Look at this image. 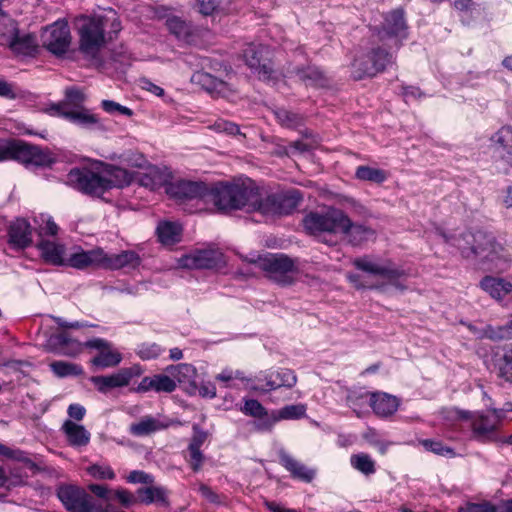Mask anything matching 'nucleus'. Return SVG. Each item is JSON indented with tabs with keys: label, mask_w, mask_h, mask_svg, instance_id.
<instances>
[{
	"label": "nucleus",
	"mask_w": 512,
	"mask_h": 512,
	"mask_svg": "<svg viewBox=\"0 0 512 512\" xmlns=\"http://www.w3.org/2000/svg\"><path fill=\"white\" fill-rule=\"evenodd\" d=\"M237 192L232 188V184L221 185L210 190L207 199L211 200L219 210L235 209L234 195Z\"/></svg>",
	"instance_id": "nucleus-35"
},
{
	"label": "nucleus",
	"mask_w": 512,
	"mask_h": 512,
	"mask_svg": "<svg viewBox=\"0 0 512 512\" xmlns=\"http://www.w3.org/2000/svg\"><path fill=\"white\" fill-rule=\"evenodd\" d=\"M350 464L355 470L364 475H371L376 471L375 461L366 453L351 455Z\"/></svg>",
	"instance_id": "nucleus-44"
},
{
	"label": "nucleus",
	"mask_w": 512,
	"mask_h": 512,
	"mask_svg": "<svg viewBox=\"0 0 512 512\" xmlns=\"http://www.w3.org/2000/svg\"><path fill=\"white\" fill-rule=\"evenodd\" d=\"M32 228L26 219L18 218L8 228V243L15 249H25L32 244Z\"/></svg>",
	"instance_id": "nucleus-26"
},
{
	"label": "nucleus",
	"mask_w": 512,
	"mask_h": 512,
	"mask_svg": "<svg viewBox=\"0 0 512 512\" xmlns=\"http://www.w3.org/2000/svg\"><path fill=\"white\" fill-rule=\"evenodd\" d=\"M85 346L98 350V354L92 359V364L101 368L114 367L122 360V355L113 345L101 338H95L86 342Z\"/></svg>",
	"instance_id": "nucleus-22"
},
{
	"label": "nucleus",
	"mask_w": 512,
	"mask_h": 512,
	"mask_svg": "<svg viewBox=\"0 0 512 512\" xmlns=\"http://www.w3.org/2000/svg\"><path fill=\"white\" fill-rule=\"evenodd\" d=\"M171 378L177 380L180 384L187 385L191 394L196 393V368L188 363H181L178 365H170L166 368Z\"/></svg>",
	"instance_id": "nucleus-31"
},
{
	"label": "nucleus",
	"mask_w": 512,
	"mask_h": 512,
	"mask_svg": "<svg viewBox=\"0 0 512 512\" xmlns=\"http://www.w3.org/2000/svg\"><path fill=\"white\" fill-rule=\"evenodd\" d=\"M51 111H53V115L61 116L83 128L102 127L99 118L87 109L66 110L62 106H55L51 108Z\"/></svg>",
	"instance_id": "nucleus-25"
},
{
	"label": "nucleus",
	"mask_w": 512,
	"mask_h": 512,
	"mask_svg": "<svg viewBox=\"0 0 512 512\" xmlns=\"http://www.w3.org/2000/svg\"><path fill=\"white\" fill-rule=\"evenodd\" d=\"M189 457L187 458L191 468L194 471H199L204 463L205 457L202 454L200 448H189Z\"/></svg>",
	"instance_id": "nucleus-63"
},
{
	"label": "nucleus",
	"mask_w": 512,
	"mask_h": 512,
	"mask_svg": "<svg viewBox=\"0 0 512 512\" xmlns=\"http://www.w3.org/2000/svg\"><path fill=\"white\" fill-rule=\"evenodd\" d=\"M345 234H349L350 239L354 244H360L364 241H368L375 236V232L371 228L352 223Z\"/></svg>",
	"instance_id": "nucleus-45"
},
{
	"label": "nucleus",
	"mask_w": 512,
	"mask_h": 512,
	"mask_svg": "<svg viewBox=\"0 0 512 512\" xmlns=\"http://www.w3.org/2000/svg\"><path fill=\"white\" fill-rule=\"evenodd\" d=\"M168 176L165 170L156 166H148L146 172L139 177V183L150 190H156L167 183Z\"/></svg>",
	"instance_id": "nucleus-38"
},
{
	"label": "nucleus",
	"mask_w": 512,
	"mask_h": 512,
	"mask_svg": "<svg viewBox=\"0 0 512 512\" xmlns=\"http://www.w3.org/2000/svg\"><path fill=\"white\" fill-rule=\"evenodd\" d=\"M225 264L223 253L216 248L197 249L177 259V267L183 269H218Z\"/></svg>",
	"instance_id": "nucleus-8"
},
{
	"label": "nucleus",
	"mask_w": 512,
	"mask_h": 512,
	"mask_svg": "<svg viewBox=\"0 0 512 512\" xmlns=\"http://www.w3.org/2000/svg\"><path fill=\"white\" fill-rule=\"evenodd\" d=\"M44 347L48 352L68 357H75L83 350V344L71 338L66 332L50 335Z\"/></svg>",
	"instance_id": "nucleus-21"
},
{
	"label": "nucleus",
	"mask_w": 512,
	"mask_h": 512,
	"mask_svg": "<svg viewBox=\"0 0 512 512\" xmlns=\"http://www.w3.org/2000/svg\"><path fill=\"white\" fill-rule=\"evenodd\" d=\"M480 287L498 302L512 295V282L506 278L486 276L481 280Z\"/></svg>",
	"instance_id": "nucleus-29"
},
{
	"label": "nucleus",
	"mask_w": 512,
	"mask_h": 512,
	"mask_svg": "<svg viewBox=\"0 0 512 512\" xmlns=\"http://www.w3.org/2000/svg\"><path fill=\"white\" fill-rule=\"evenodd\" d=\"M193 80L210 93L221 95L227 91V85L224 81L206 72H196L193 75Z\"/></svg>",
	"instance_id": "nucleus-40"
},
{
	"label": "nucleus",
	"mask_w": 512,
	"mask_h": 512,
	"mask_svg": "<svg viewBox=\"0 0 512 512\" xmlns=\"http://www.w3.org/2000/svg\"><path fill=\"white\" fill-rule=\"evenodd\" d=\"M228 3L229 0H197L199 12L206 16L225 9Z\"/></svg>",
	"instance_id": "nucleus-52"
},
{
	"label": "nucleus",
	"mask_w": 512,
	"mask_h": 512,
	"mask_svg": "<svg viewBox=\"0 0 512 512\" xmlns=\"http://www.w3.org/2000/svg\"><path fill=\"white\" fill-rule=\"evenodd\" d=\"M485 336L491 340H503L512 338V319L504 326L488 327Z\"/></svg>",
	"instance_id": "nucleus-53"
},
{
	"label": "nucleus",
	"mask_w": 512,
	"mask_h": 512,
	"mask_svg": "<svg viewBox=\"0 0 512 512\" xmlns=\"http://www.w3.org/2000/svg\"><path fill=\"white\" fill-rule=\"evenodd\" d=\"M38 247L41 251V255L46 262L53 265H65L67 254L63 245L53 241L42 240Z\"/></svg>",
	"instance_id": "nucleus-36"
},
{
	"label": "nucleus",
	"mask_w": 512,
	"mask_h": 512,
	"mask_svg": "<svg viewBox=\"0 0 512 512\" xmlns=\"http://www.w3.org/2000/svg\"><path fill=\"white\" fill-rule=\"evenodd\" d=\"M101 170L107 190L112 188H122L129 185L132 181V175L121 167L104 165L101 167Z\"/></svg>",
	"instance_id": "nucleus-33"
},
{
	"label": "nucleus",
	"mask_w": 512,
	"mask_h": 512,
	"mask_svg": "<svg viewBox=\"0 0 512 512\" xmlns=\"http://www.w3.org/2000/svg\"><path fill=\"white\" fill-rule=\"evenodd\" d=\"M392 62V54L380 47H373L366 55L358 57L353 61L352 73L356 79L374 76L382 72Z\"/></svg>",
	"instance_id": "nucleus-7"
},
{
	"label": "nucleus",
	"mask_w": 512,
	"mask_h": 512,
	"mask_svg": "<svg viewBox=\"0 0 512 512\" xmlns=\"http://www.w3.org/2000/svg\"><path fill=\"white\" fill-rule=\"evenodd\" d=\"M112 498L118 500L119 503L124 507H130L139 501L138 497L125 489H117L113 491Z\"/></svg>",
	"instance_id": "nucleus-60"
},
{
	"label": "nucleus",
	"mask_w": 512,
	"mask_h": 512,
	"mask_svg": "<svg viewBox=\"0 0 512 512\" xmlns=\"http://www.w3.org/2000/svg\"><path fill=\"white\" fill-rule=\"evenodd\" d=\"M101 168L98 171L74 168L67 174V183L77 190L100 196L107 191Z\"/></svg>",
	"instance_id": "nucleus-9"
},
{
	"label": "nucleus",
	"mask_w": 512,
	"mask_h": 512,
	"mask_svg": "<svg viewBox=\"0 0 512 512\" xmlns=\"http://www.w3.org/2000/svg\"><path fill=\"white\" fill-rule=\"evenodd\" d=\"M86 472L97 480H113L116 475L112 467L104 463H94L86 468Z\"/></svg>",
	"instance_id": "nucleus-47"
},
{
	"label": "nucleus",
	"mask_w": 512,
	"mask_h": 512,
	"mask_svg": "<svg viewBox=\"0 0 512 512\" xmlns=\"http://www.w3.org/2000/svg\"><path fill=\"white\" fill-rule=\"evenodd\" d=\"M483 398L487 403L488 413H476L472 416V432L476 439L480 441H490L495 438L496 431L500 427L503 419V411L492 407V400L486 392H483Z\"/></svg>",
	"instance_id": "nucleus-5"
},
{
	"label": "nucleus",
	"mask_w": 512,
	"mask_h": 512,
	"mask_svg": "<svg viewBox=\"0 0 512 512\" xmlns=\"http://www.w3.org/2000/svg\"><path fill=\"white\" fill-rule=\"evenodd\" d=\"M491 142L498 170L508 174L512 168V126L501 127L491 137Z\"/></svg>",
	"instance_id": "nucleus-11"
},
{
	"label": "nucleus",
	"mask_w": 512,
	"mask_h": 512,
	"mask_svg": "<svg viewBox=\"0 0 512 512\" xmlns=\"http://www.w3.org/2000/svg\"><path fill=\"white\" fill-rule=\"evenodd\" d=\"M232 188L238 191L234 195L235 209L258 211L262 214L265 193L252 180L233 183Z\"/></svg>",
	"instance_id": "nucleus-10"
},
{
	"label": "nucleus",
	"mask_w": 512,
	"mask_h": 512,
	"mask_svg": "<svg viewBox=\"0 0 512 512\" xmlns=\"http://www.w3.org/2000/svg\"><path fill=\"white\" fill-rule=\"evenodd\" d=\"M57 496L69 512H99L101 510V505L93 496L75 485L60 486Z\"/></svg>",
	"instance_id": "nucleus-6"
},
{
	"label": "nucleus",
	"mask_w": 512,
	"mask_h": 512,
	"mask_svg": "<svg viewBox=\"0 0 512 512\" xmlns=\"http://www.w3.org/2000/svg\"><path fill=\"white\" fill-rule=\"evenodd\" d=\"M440 236L445 242L457 247V249L461 252L463 257L467 259L477 258L480 260L479 251H481V244L478 241L472 240L470 244H466L465 241H463V234H461L458 237H448L445 233H440ZM482 247L486 248V252H489L491 250V248L488 245L482 244Z\"/></svg>",
	"instance_id": "nucleus-34"
},
{
	"label": "nucleus",
	"mask_w": 512,
	"mask_h": 512,
	"mask_svg": "<svg viewBox=\"0 0 512 512\" xmlns=\"http://www.w3.org/2000/svg\"><path fill=\"white\" fill-rule=\"evenodd\" d=\"M50 368L58 377L76 376L83 372L81 366L65 361H54Z\"/></svg>",
	"instance_id": "nucleus-46"
},
{
	"label": "nucleus",
	"mask_w": 512,
	"mask_h": 512,
	"mask_svg": "<svg viewBox=\"0 0 512 512\" xmlns=\"http://www.w3.org/2000/svg\"><path fill=\"white\" fill-rule=\"evenodd\" d=\"M303 223L311 235L328 245L337 244L339 235L345 234L351 226V221L344 212L335 208H328L321 213H310Z\"/></svg>",
	"instance_id": "nucleus-2"
},
{
	"label": "nucleus",
	"mask_w": 512,
	"mask_h": 512,
	"mask_svg": "<svg viewBox=\"0 0 512 512\" xmlns=\"http://www.w3.org/2000/svg\"><path fill=\"white\" fill-rule=\"evenodd\" d=\"M279 420H293L305 416L306 406L304 404L288 405L275 411Z\"/></svg>",
	"instance_id": "nucleus-49"
},
{
	"label": "nucleus",
	"mask_w": 512,
	"mask_h": 512,
	"mask_svg": "<svg viewBox=\"0 0 512 512\" xmlns=\"http://www.w3.org/2000/svg\"><path fill=\"white\" fill-rule=\"evenodd\" d=\"M101 106L107 113H110V114L120 113V114L126 115L128 117L133 115V111L130 108H128L126 106H122L121 104L116 103L111 100H103L101 103Z\"/></svg>",
	"instance_id": "nucleus-61"
},
{
	"label": "nucleus",
	"mask_w": 512,
	"mask_h": 512,
	"mask_svg": "<svg viewBox=\"0 0 512 512\" xmlns=\"http://www.w3.org/2000/svg\"><path fill=\"white\" fill-rule=\"evenodd\" d=\"M166 193L178 202L206 200L210 189L203 182L179 180L166 186Z\"/></svg>",
	"instance_id": "nucleus-18"
},
{
	"label": "nucleus",
	"mask_w": 512,
	"mask_h": 512,
	"mask_svg": "<svg viewBox=\"0 0 512 512\" xmlns=\"http://www.w3.org/2000/svg\"><path fill=\"white\" fill-rule=\"evenodd\" d=\"M164 348H162L159 344L154 342H143L139 344L136 348V354L142 360H151L155 359L162 354Z\"/></svg>",
	"instance_id": "nucleus-48"
},
{
	"label": "nucleus",
	"mask_w": 512,
	"mask_h": 512,
	"mask_svg": "<svg viewBox=\"0 0 512 512\" xmlns=\"http://www.w3.org/2000/svg\"><path fill=\"white\" fill-rule=\"evenodd\" d=\"M61 430L69 445L73 447H84L90 442V432L83 425L76 424L71 419L64 421Z\"/></svg>",
	"instance_id": "nucleus-32"
},
{
	"label": "nucleus",
	"mask_w": 512,
	"mask_h": 512,
	"mask_svg": "<svg viewBox=\"0 0 512 512\" xmlns=\"http://www.w3.org/2000/svg\"><path fill=\"white\" fill-rule=\"evenodd\" d=\"M274 114L279 123L286 127H296L301 124L302 121L299 115L285 109L276 110Z\"/></svg>",
	"instance_id": "nucleus-56"
},
{
	"label": "nucleus",
	"mask_w": 512,
	"mask_h": 512,
	"mask_svg": "<svg viewBox=\"0 0 512 512\" xmlns=\"http://www.w3.org/2000/svg\"><path fill=\"white\" fill-rule=\"evenodd\" d=\"M419 444L425 448V450L433 452L440 456L453 457L455 453L450 447L445 446L441 441L432 439L419 440Z\"/></svg>",
	"instance_id": "nucleus-50"
},
{
	"label": "nucleus",
	"mask_w": 512,
	"mask_h": 512,
	"mask_svg": "<svg viewBox=\"0 0 512 512\" xmlns=\"http://www.w3.org/2000/svg\"><path fill=\"white\" fill-rule=\"evenodd\" d=\"M176 389V381L169 375L157 374L152 377H144L137 388L135 389L138 393H145L148 391L155 392H166L171 393Z\"/></svg>",
	"instance_id": "nucleus-30"
},
{
	"label": "nucleus",
	"mask_w": 512,
	"mask_h": 512,
	"mask_svg": "<svg viewBox=\"0 0 512 512\" xmlns=\"http://www.w3.org/2000/svg\"><path fill=\"white\" fill-rule=\"evenodd\" d=\"M357 400L361 403H369L374 412L380 416L392 415L399 406L398 399L386 393H363L359 396L351 394L348 396V403L355 411L358 406Z\"/></svg>",
	"instance_id": "nucleus-17"
},
{
	"label": "nucleus",
	"mask_w": 512,
	"mask_h": 512,
	"mask_svg": "<svg viewBox=\"0 0 512 512\" xmlns=\"http://www.w3.org/2000/svg\"><path fill=\"white\" fill-rule=\"evenodd\" d=\"M262 214L265 216L284 215L291 213L301 202L302 198L297 190H290L281 194H266L264 196Z\"/></svg>",
	"instance_id": "nucleus-14"
},
{
	"label": "nucleus",
	"mask_w": 512,
	"mask_h": 512,
	"mask_svg": "<svg viewBox=\"0 0 512 512\" xmlns=\"http://www.w3.org/2000/svg\"><path fill=\"white\" fill-rule=\"evenodd\" d=\"M139 502L146 505L155 503L161 506H168L167 491L163 487L149 486L137 490Z\"/></svg>",
	"instance_id": "nucleus-39"
},
{
	"label": "nucleus",
	"mask_w": 512,
	"mask_h": 512,
	"mask_svg": "<svg viewBox=\"0 0 512 512\" xmlns=\"http://www.w3.org/2000/svg\"><path fill=\"white\" fill-rule=\"evenodd\" d=\"M141 263L140 256L132 250L122 251L118 254H108L104 251L103 269L118 270L123 268H137Z\"/></svg>",
	"instance_id": "nucleus-28"
},
{
	"label": "nucleus",
	"mask_w": 512,
	"mask_h": 512,
	"mask_svg": "<svg viewBox=\"0 0 512 512\" xmlns=\"http://www.w3.org/2000/svg\"><path fill=\"white\" fill-rule=\"evenodd\" d=\"M103 257L104 250L102 248L97 247L86 251L81 247H76L67 254L65 266L75 269L102 268Z\"/></svg>",
	"instance_id": "nucleus-20"
},
{
	"label": "nucleus",
	"mask_w": 512,
	"mask_h": 512,
	"mask_svg": "<svg viewBox=\"0 0 512 512\" xmlns=\"http://www.w3.org/2000/svg\"><path fill=\"white\" fill-rule=\"evenodd\" d=\"M472 240L478 241L481 245H488L491 248L489 252H486V248L482 246L480 247V261L488 262L492 265V268L498 270H505L507 268L508 263L511 261L510 254L502 244L495 240V237L492 234L481 231H478L475 234H463V241H465L466 244H470Z\"/></svg>",
	"instance_id": "nucleus-4"
},
{
	"label": "nucleus",
	"mask_w": 512,
	"mask_h": 512,
	"mask_svg": "<svg viewBox=\"0 0 512 512\" xmlns=\"http://www.w3.org/2000/svg\"><path fill=\"white\" fill-rule=\"evenodd\" d=\"M117 33L121 29L117 14L112 9L101 15H81L75 19L79 36V50L88 58H95L106 44V28Z\"/></svg>",
	"instance_id": "nucleus-1"
},
{
	"label": "nucleus",
	"mask_w": 512,
	"mask_h": 512,
	"mask_svg": "<svg viewBox=\"0 0 512 512\" xmlns=\"http://www.w3.org/2000/svg\"><path fill=\"white\" fill-rule=\"evenodd\" d=\"M259 263L274 281L284 285L293 282L294 264L287 256L270 254L260 259Z\"/></svg>",
	"instance_id": "nucleus-16"
},
{
	"label": "nucleus",
	"mask_w": 512,
	"mask_h": 512,
	"mask_svg": "<svg viewBox=\"0 0 512 512\" xmlns=\"http://www.w3.org/2000/svg\"><path fill=\"white\" fill-rule=\"evenodd\" d=\"M352 263L356 269L384 279L386 281L385 286L389 284L400 291L407 289V286L402 282L408 276L407 272L389 259L364 255L355 258Z\"/></svg>",
	"instance_id": "nucleus-3"
},
{
	"label": "nucleus",
	"mask_w": 512,
	"mask_h": 512,
	"mask_svg": "<svg viewBox=\"0 0 512 512\" xmlns=\"http://www.w3.org/2000/svg\"><path fill=\"white\" fill-rule=\"evenodd\" d=\"M157 235L163 245H174L181 240L182 227L177 222L162 221L157 226Z\"/></svg>",
	"instance_id": "nucleus-37"
},
{
	"label": "nucleus",
	"mask_w": 512,
	"mask_h": 512,
	"mask_svg": "<svg viewBox=\"0 0 512 512\" xmlns=\"http://www.w3.org/2000/svg\"><path fill=\"white\" fill-rule=\"evenodd\" d=\"M258 418L259 421L256 424V428L259 431H269L278 421H280L275 411H272L270 414L266 411V415Z\"/></svg>",
	"instance_id": "nucleus-62"
},
{
	"label": "nucleus",
	"mask_w": 512,
	"mask_h": 512,
	"mask_svg": "<svg viewBox=\"0 0 512 512\" xmlns=\"http://www.w3.org/2000/svg\"><path fill=\"white\" fill-rule=\"evenodd\" d=\"M36 222L39 224V235L40 236H55L58 232V226L53 221L52 217L48 214H40L36 219Z\"/></svg>",
	"instance_id": "nucleus-55"
},
{
	"label": "nucleus",
	"mask_w": 512,
	"mask_h": 512,
	"mask_svg": "<svg viewBox=\"0 0 512 512\" xmlns=\"http://www.w3.org/2000/svg\"><path fill=\"white\" fill-rule=\"evenodd\" d=\"M270 51L266 46L249 44L243 53L246 64L263 77H269L272 72Z\"/></svg>",
	"instance_id": "nucleus-23"
},
{
	"label": "nucleus",
	"mask_w": 512,
	"mask_h": 512,
	"mask_svg": "<svg viewBox=\"0 0 512 512\" xmlns=\"http://www.w3.org/2000/svg\"><path fill=\"white\" fill-rule=\"evenodd\" d=\"M197 491L200 493L202 498L210 504L221 505L224 503V498L206 484L199 483Z\"/></svg>",
	"instance_id": "nucleus-58"
},
{
	"label": "nucleus",
	"mask_w": 512,
	"mask_h": 512,
	"mask_svg": "<svg viewBox=\"0 0 512 512\" xmlns=\"http://www.w3.org/2000/svg\"><path fill=\"white\" fill-rule=\"evenodd\" d=\"M256 379L258 381L265 380L266 384L263 387H254V389L265 392L272 391L282 387L292 388L297 383V377L293 371L281 368L269 374L260 373Z\"/></svg>",
	"instance_id": "nucleus-24"
},
{
	"label": "nucleus",
	"mask_w": 512,
	"mask_h": 512,
	"mask_svg": "<svg viewBox=\"0 0 512 512\" xmlns=\"http://www.w3.org/2000/svg\"><path fill=\"white\" fill-rule=\"evenodd\" d=\"M217 381L223 382L225 387H229V382L238 379L241 381H248L241 370H233L232 368H225L215 376Z\"/></svg>",
	"instance_id": "nucleus-57"
},
{
	"label": "nucleus",
	"mask_w": 512,
	"mask_h": 512,
	"mask_svg": "<svg viewBox=\"0 0 512 512\" xmlns=\"http://www.w3.org/2000/svg\"><path fill=\"white\" fill-rule=\"evenodd\" d=\"M27 166H49L54 158L49 151L32 146L21 141H13L11 158Z\"/></svg>",
	"instance_id": "nucleus-15"
},
{
	"label": "nucleus",
	"mask_w": 512,
	"mask_h": 512,
	"mask_svg": "<svg viewBox=\"0 0 512 512\" xmlns=\"http://www.w3.org/2000/svg\"><path fill=\"white\" fill-rule=\"evenodd\" d=\"M242 412L246 415H250L252 417H263L266 415V409L264 406L255 399H247L244 402V406L241 409Z\"/></svg>",
	"instance_id": "nucleus-59"
},
{
	"label": "nucleus",
	"mask_w": 512,
	"mask_h": 512,
	"mask_svg": "<svg viewBox=\"0 0 512 512\" xmlns=\"http://www.w3.org/2000/svg\"><path fill=\"white\" fill-rule=\"evenodd\" d=\"M120 163L129 167L144 168L147 160L143 154L135 151H126L119 157Z\"/></svg>",
	"instance_id": "nucleus-54"
},
{
	"label": "nucleus",
	"mask_w": 512,
	"mask_h": 512,
	"mask_svg": "<svg viewBox=\"0 0 512 512\" xmlns=\"http://www.w3.org/2000/svg\"><path fill=\"white\" fill-rule=\"evenodd\" d=\"M163 427L164 426L158 419L152 416H145L142 419H140L137 423H133L130 426V432L136 436H144L155 431H158Z\"/></svg>",
	"instance_id": "nucleus-41"
},
{
	"label": "nucleus",
	"mask_w": 512,
	"mask_h": 512,
	"mask_svg": "<svg viewBox=\"0 0 512 512\" xmlns=\"http://www.w3.org/2000/svg\"><path fill=\"white\" fill-rule=\"evenodd\" d=\"M498 377L507 382H512V348L505 347L497 359Z\"/></svg>",
	"instance_id": "nucleus-43"
},
{
	"label": "nucleus",
	"mask_w": 512,
	"mask_h": 512,
	"mask_svg": "<svg viewBox=\"0 0 512 512\" xmlns=\"http://www.w3.org/2000/svg\"><path fill=\"white\" fill-rule=\"evenodd\" d=\"M279 458L281 465L289 471L293 478L305 483H311L316 477L317 470L315 468L306 466L288 453L280 452Z\"/></svg>",
	"instance_id": "nucleus-27"
},
{
	"label": "nucleus",
	"mask_w": 512,
	"mask_h": 512,
	"mask_svg": "<svg viewBox=\"0 0 512 512\" xmlns=\"http://www.w3.org/2000/svg\"><path fill=\"white\" fill-rule=\"evenodd\" d=\"M374 37L381 42L391 41L394 46L399 47L407 38V25L403 12L396 10L388 13Z\"/></svg>",
	"instance_id": "nucleus-12"
},
{
	"label": "nucleus",
	"mask_w": 512,
	"mask_h": 512,
	"mask_svg": "<svg viewBox=\"0 0 512 512\" xmlns=\"http://www.w3.org/2000/svg\"><path fill=\"white\" fill-rule=\"evenodd\" d=\"M212 128L217 132H225L229 135L240 134V129H239L238 125H236L235 123L223 120V119H219V120L215 121Z\"/></svg>",
	"instance_id": "nucleus-64"
},
{
	"label": "nucleus",
	"mask_w": 512,
	"mask_h": 512,
	"mask_svg": "<svg viewBox=\"0 0 512 512\" xmlns=\"http://www.w3.org/2000/svg\"><path fill=\"white\" fill-rule=\"evenodd\" d=\"M142 372L139 365H134L128 368H122L111 375L93 376L91 382L98 391L106 393L110 389L127 386L132 378L140 376Z\"/></svg>",
	"instance_id": "nucleus-19"
},
{
	"label": "nucleus",
	"mask_w": 512,
	"mask_h": 512,
	"mask_svg": "<svg viewBox=\"0 0 512 512\" xmlns=\"http://www.w3.org/2000/svg\"><path fill=\"white\" fill-rule=\"evenodd\" d=\"M168 30L179 39H185L189 35V26L179 17L172 16L166 20Z\"/></svg>",
	"instance_id": "nucleus-51"
},
{
	"label": "nucleus",
	"mask_w": 512,
	"mask_h": 512,
	"mask_svg": "<svg viewBox=\"0 0 512 512\" xmlns=\"http://www.w3.org/2000/svg\"><path fill=\"white\" fill-rule=\"evenodd\" d=\"M355 176L361 181H369L372 183L381 184L387 180L388 173L379 168L363 165L357 167Z\"/></svg>",
	"instance_id": "nucleus-42"
},
{
	"label": "nucleus",
	"mask_w": 512,
	"mask_h": 512,
	"mask_svg": "<svg viewBox=\"0 0 512 512\" xmlns=\"http://www.w3.org/2000/svg\"><path fill=\"white\" fill-rule=\"evenodd\" d=\"M43 46L53 54L65 53L71 43L70 29L65 21H56L46 27L41 35Z\"/></svg>",
	"instance_id": "nucleus-13"
}]
</instances>
